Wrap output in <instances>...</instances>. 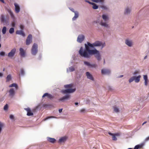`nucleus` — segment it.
<instances>
[{"mask_svg":"<svg viewBox=\"0 0 149 149\" xmlns=\"http://www.w3.org/2000/svg\"><path fill=\"white\" fill-rule=\"evenodd\" d=\"M100 24L102 26H104L105 27H108V24L106 23V22H103L102 21L100 22Z\"/></svg>","mask_w":149,"mask_h":149,"instance_id":"21","label":"nucleus"},{"mask_svg":"<svg viewBox=\"0 0 149 149\" xmlns=\"http://www.w3.org/2000/svg\"><path fill=\"white\" fill-rule=\"evenodd\" d=\"M74 70V68L73 67H71L69 68L68 71L72 72Z\"/></svg>","mask_w":149,"mask_h":149,"instance_id":"29","label":"nucleus"},{"mask_svg":"<svg viewBox=\"0 0 149 149\" xmlns=\"http://www.w3.org/2000/svg\"><path fill=\"white\" fill-rule=\"evenodd\" d=\"M87 44H85V49L83 50L82 47L79 50V53L82 56L86 58H89L92 55H95V57L98 61H100L101 59V56L99 51L95 49L93 50L90 49V47L93 48L94 46H102V48L105 46V43H102L101 42L97 41L91 44L89 42H87Z\"/></svg>","mask_w":149,"mask_h":149,"instance_id":"1","label":"nucleus"},{"mask_svg":"<svg viewBox=\"0 0 149 149\" xmlns=\"http://www.w3.org/2000/svg\"><path fill=\"white\" fill-rule=\"evenodd\" d=\"M38 45L34 43L33 46L31 50L32 54L33 55H36L38 52Z\"/></svg>","mask_w":149,"mask_h":149,"instance_id":"2","label":"nucleus"},{"mask_svg":"<svg viewBox=\"0 0 149 149\" xmlns=\"http://www.w3.org/2000/svg\"><path fill=\"white\" fill-rule=\"evenodd\" d=\"M93 5V8L94 9H97L98 8V6L95 3H93L92 4Z\"/></svg>","mask_w":149,"mask_h":149,"instance_id":"27","label":"nucleus"},{"mask_svg":"<svg viewBox=\"0 0 149 149\" xmlns=\"http://www.w3.org/2000/svg\"><path fill=\"white\" fill-rule=\"evenodd\" d=\"M0 1H1V2H2V3H5V2H4V0H0Z\"/></svg>","mask_w":149,"mask_h":149,"instance_id":"56","label":"nucleus"},{"mask_svg":"<svg viewBox=\"0 0 149 149\" xmlns=\"http://www.w3.org/2000/svg\"><path fill=\"white\" fill-rule=\"evenodd\" d=\"M10 119H13L14 118L13 116L12 115L10 116Z\"/></svg>","mask_w":149,"mask_h":149,"instance_id":"47","label":"nucleus"},{"mask_svg":"<svg viewBox=\"0 0 149 149\" xmlns=\"http://www.w3.org/2000/svg\"><path fill=\"white\" fill-rule=\"evenodd\" d=\"M102 19L105 22L109 20V17L107 15H102Z\"/></svg>","mask_w":149,"mask_h":149,"instance_id":"19","label":"nucleus"},{"mask_svg":"<svg viewBox=\"0 0 149 149\" xmlns=\"http://www.w3.org/2000/svg\"><path fill=\"white\" fill-rule=\"evenodd\" d=\"M128 149H132V148H128Z\"/></svg>","mask_w":149,"mask_h":149,"instance_id":"64","label":"nucleus"},{"mask_svg":"<svg viewBox=\"0 0 149 149\" xmlns=\"http://www.w3.org/2000/svg\"><path fill=\"white\" fill-rule=\"evenodd\" d=\"M147 58V56H146L144 57V59H146Z\"/></svg>","mask_w":149,"mask_h":149,"instance_id":"63","label":"nucleus"},{"mask_svg":"<svg viewBox=\"0 0 149 149\" xmlns=\"http://www.w3.org/2000/svg\"><path fill=\"white\" fill-rule=\"evenodd\" d=\"M33 112H27V115L28 116L33 115Z\"/></svg>","mask_w":149,"mask_h":149,"instance_id":"44","label":"nucleus"},{"mask_svg":"<svg viewBox=\"0 0 149 149\" xmlns=\"http://www.w3.org/2000/svg\"><path fill=\"white\" fill-rule=\"evenodd\" d=\"M20 28L22 29H23L24 28V26L23 25H21L20 26Z\"/></svg>","mask_w":149,"mask_h":149,"instance_id":"53","label":"nucleus"},{"mask_svg":"<svg viewBox=\"0 0 149 149\" xmlns=\"http://www.w3.org/2000/svg\"><path fill=\"white\" fill-rule=\"evenodd\" d=\"M2 76H3V74L1 73H0V77H1Z\"/></svg>","mask_w":149,"mask_h":149,"instance_id":"59","label":"nucleus"},{"mask_svg":"<svg viewBox=\"0 0 149 149\" xmlns=\"http://www.w3.org/2000/svg\"><path fill=\"white\" fill-rule=\"evenodd\" d=\"M125 43L128 46L130 47L132 45V42L128 40H126L125 41Z\"/></svg>","mask_w":149,"mask_h":149,"instance_id":"20","label":"nucleus"},{"mask_svg":"<svg viewBox=\"0 0 149 149\" xmlns=\"http://www.w3.org/2000/svg\"><path fill=\"white\" fill-rule=\"evenodd\" d=\"M148 140H149V136L147 137V138H146V139H145V141H148Z\"/></svg>","mask_w":149,"mask_h":149,"instance_id":"50","label":"nucleus"},{"mask_svg":"<svg viewBox=\"0 0 149 149\" xmlns=\"http://www.w3.org/2000/svg\"><path fill=\"white\" fill-rule=\"evenodd\" d=\"M139 146H138V145H137L136 146H135L134 149H139Z\"/></svg>","mask_w":149,"mask_h":149,"instance_id":"48","label":"nucleus"},{"mask_svg":"<svg viewBox=\"0 0 149 149\" xmlns=\"http://www.w3.org/2000/svg\"><path fill=\"white\" fill-rule=\"evenodd\" d=\"M134 77H133L131 78L129 80V81L130 83H131L132 81H133L134 80Z\"/></svg>","mask_w":149,"mask_h":149,"instance_id":"34","label":"nucleus"},{"mask_svg":"<svg viewBox=\"0 0 149 149\" xmlns=\"http://www.w3.org/2000/svg\"><path fill=\"white\" fill-rule=\"evenodd\" d=\"M24 109L27 112H31V110L30 108L28 107L27 108H25Z\"/></svg>","mask_w":149,"mask_h":149,"instance_id":"40","label":"nucleus"},{"mask_svg":"<svg viewBox=\"0 0 149 149\" xmlns=\"http://www.w3.org/2000/svg\"><path fill=\"white\" fill-rule=\"evenodd\" d=\"M15 23L14 22L12 23V26H13V27H14L15 26Z\"/></svg>","mask_w":149,"mask_h":149,"instance_id":"55","label":"nucleus"},{"mask_svg":"<svg viewBox=\"0 0 149 149\" xmlns=\"http://www.w3.org/2000/svg\"><path fill=\"white\" fill-rule=\"evenodd\" d=\"M85 1L86 2H87L90 4H92V3H93L89 1H87V0H85Z\"/></svg>","mask_w":149,"mask_h":149,"instance_id":"51","label":"nucleus"},{"mask_svg":"<svg viewBox=\"0 0 149 149\" xmlns=\"http://www.w3.org/2000/svg\"><path fill=\"white\" fill-rule=\"evenodd\" d=\"M75 105H77L78 104V103L77 102H75Z\"/></svg>","mask_w":149,"mask_h":149,"instance_id":"62","label":"nucleus"},{"mask_svg":"<svg viewBox=\"0 0 149 149\" xmlns=\"http://www.w3.org/2000/svg\"><path fill=\"white\" fill-rule=\"evenodd\" d=\"M144 145V143H142L138 145L139 146V148L140 149V148H142L143 147V146Z\"/></svg>","mask_w":149,"mask_h":149,"instance_id":"36","label":"nucleus"},{"mask_svg":"<svg viewBox=\"0 0 149 149\" xmlns=\"http://www.w3.org/2000/svg\"><path fill=\"white\" fill-rule=\"evenodd\" d=\"M16 34L22 35L23 36H25V34L23 32V31H22L21 30H17L16 31Z\"/></svg>","mask_w":149,"mask_h":149,"instance_id":"17","label":"nucleus"},{"mask_svg":"<svg viewBox=\"0 0 149 149\" xmlns=\"http://www.w3.org/2000/svg\"><path fill=\"white\" fill-rule=\"evenodd\" d=\"M51 117H47V118H45L44 119V120H45L47 119H48L50 118H51Z\"/></svg>","mask_w":149,"mask_h":149,"instance_id":"54","label":"nucleus"},{"mask_svg":"<svg viewBox=\"0 0 149 149\" xmlns=\"http://www.w3.org/2000/svg\"><path fill=\"white\" fill-rule=\"evenodd\" d=\"M84 63L85 65L87 66H88L89 67H90L91 64L90 63L88 62H86V61H84Z\"/></svg>","mask_w":149,"mask_h":149,"instance_id":"32","label":"nucleus"},{"mask_svg":"<svg viewBox=\"0 0 149 149\" xmlns=\"http://www.w3.org/2000/svg\"><path fill=\"white\" fill-rule=\"evenodd\" d=\"M6 82H7L10 81L11 79V75L9 74L8 75L6 78Z\"/></svg>","mask_w":149,"mask_h":149,"instance_id":"22","label":"nucleus"},{"mask_svg":"<svg viewBox=\"0 0 149 149\" xmlns=\"http://www.w3.org/2000/svg\"><path fill=\"white\" fill-rule=\"evenodd\" d=\"M9 87H15L16 89H17L18 88V86L15 83H13L12 84H11L9 86Z\"/></svg>","mask_w":149,"mask_h":149,"instance_id":"25","label":"nucleus"},{"mask_svg":"<svg viewBox=\"0 0 149 149\" xmlns=\"http://www.w3.org/2000/svg\"><path fill=\"white\" fill-rule=\"evenodd\" d=\"M134 80L135 81V82L138 83L139 81L140 80V78L141 77L140 75H139L137 77L134 76Z\"/></svg>","mask_w":149,"mask_h":149,"instance_id":"15","label":"nucleus"},{"mask_svg":"<svg viewBox=\"0 0 149 149\" xmlns=\"http://www.w3.org/2000/svg\"><path fill=\"white\" fill-rule=\"evenodd\" d=\"M74 16L72 18V20H75L79 16V13L77 11H74Z\"/></svg>","mask_w":149,"mask_h":149,"instance_id":"18","label":"nucleus"},{"mask_svg":"<svg viewBox=\"0 0 149 149\" xmlns=\"http://www.w3.org/2000/svg\"><path fill=\"white\" fill-rule=\"evenodd\" d=\"M64 87L66 88H71L72 87V85L71 84L66 85H65Z\"/></svg>","mask_w":149,"mask_h":149,"instance_id":"30","label":"nucleus"},{"mask_svg":"<svg viewBox=\"0 0 149 149\" xmlns=\"http://www.w3.org/2000/svg\"><path fill=\"white\" fill-rule=\"evenodd\" d=\"M9 95L13 97L15 94V91L13 89L11 88L9 91Z\"/></svg>","mask_w":149,"mask_h":149,"instance_id":"14","label":"nucleus"},{"mask_svg":"<svg viewBox=\"0 0 149 149\" xmlns=\"http://www.w3.org/2000/svg\"><path fill=\"white\" fill-rule=\"evenodd\" d=\"M109 134L110 135H112L113 136V135H114L113 134L111 133H110V132H109Z\"/></svg>","mask_w":149,"mask_h":149,"instance_id":"58","label":"nucleus"},{"mask_svg":"<svg viewBox=\"0 0 149 149\" xmlns=\"http://www.w3.org/2000/svg\"><path fill=\"white\" fill-rule=\"evenodd\" d=\"M67 139V137L65 136L63 137L60 138L58 141V142L60 143L64 142L66 141Z\"/></svg>","mask_w":149,"mask_h":149,"instance_id":"12","label":"nucleus"},{"mask_svg":"<svg viewBox=\"0 0 149 149\" xmlns=\"http://www.w3.org/2000/svg\"><path fill=\"white\" fill-rule=\"evenodd\" d=\"M15 51H16L15 49L14 48V49H12L11 51L8 54V56H9V57H12L14 55L15 53Z\"/></svg>","mask_w":149,"mask_h":149,"instance_id":"8","label":"nucleus"},{"mask_svg":"<svg viewBox=\"0 0 149 149\" xmlns=\"http://www.w3.org/2000/svg\"><path fill=\"white\" fill-rule=\"evenodd\" d=\"M47 97L48 98L50 99L53 98V96L52 95L47 93H45L42 96V97Z\"/></svg>","mask_w":149,"mask_h":149,"instance_id":"11","label":"nucleus"},{"mask_svg":"<svg viewBox=\"0 0 149 149\" xmlns=\"http://www.w3.org/2000/svg\"><path fill=\"white\" fill-rule=\"evenodd\" d=\"M92 1L94 2L97 3L99 1L102 2V0H92Z\"/></svg>","mask_w":149,"mask_h":149,"instance_id":"42","label":"nucleus"},{"mask_svg":"<svg viewBox=\"0 0 149 149\" xmlns=\"http://www.w3.org/2000/svg\"><path fill=\"white\" fill-rule=\"evenodd\" d=\"M9 12L11 17H12L13 18L14 17V16L13 13L10 10Z\"/></svg>","mask_w":149,"mask_h":149,"instance_id":"43","label":"nucleus"},{"mask_svg":"<svg viewBox=\"0 0 149 149\" xmlns=\"http://www.w3.org/2000/svg\"><path fill=\"white\" fill-rule=\"evenodd\" d=\"M20 54L21 56L24 57L25 56V52L24 50L21 48L19 49Z\"/></svg>","mask_w":149,"mask_h":149,"instance_id":"10","label":"nucleus"},{"mask_svg":"<svg viewBox=\"0 0 149 149\" xmlns=\"http://www.w3.org/2000/svg\"><path fill=\"white\" fill-rule=\"evenodd\" d=\"M139 73V72L138 71L136 70L133 73L134 75H136V74L138 73Z\"/></svg>","mask_w":149,"mask_h":149,"instance_id":"46","label":"nucleus"},{"mask_svg":"<svg viewBox=\"0 0 149 149\" xmlns=\"http://www.w3.org/2000/svg\"><path fill=\"white\" fill-rule=\"evenodd\" d=\"M86 74L88 79H89L92 80H93L94 78L92 75L91 74H90L89 72H86Z\"/></svg>","mask_w":149,"mask_h":149,"instance_id":"9","label":"nucleus"},{"mask_svg":"<svg viewBox=\"0 0 149 149\" xmlns=\"http://www.w3.org/2000/svg\"><path fill=\"white\" fill-rule=\"evenodd\" d=\"M118 134H115V135H113L112 136V140H114V141L116 140L117 139V138H116V136H118Z\"/></svg>","mask_w":149,"mask_h":149,"instance_id":"26","label":"nucleus"},{"mask_svg":"<svg viewBox=\"0 0 149 149\" xmlns=\"http://www.w3.org/2000/svg\"><path fill=\"white\" fill-rule=\"evenodd\" d=\"M32 42V36L31 34L29 35L26 40V44L29 45Z\"/></svg>","mask_w":149,"mask_h":149,"instance_id":"4","label":"nucleus"},{"mask_svg":"<svg viewBox=\"0 0 149 149\" xmlns=\"http://www.w3.org/2000/svg\"><path fill=\"white\" fill-rule=\"evenodd\" d=\"M8 105L7 104H6L4 107L3 109L5 110H7L8 109Z\"/></svg>","mask_w":149,"mask_h":149,"instance_id":"39","label":"nucleus"},{"mask_svg":"<svg viewBox=\"0 0 149 149\" xmlns=\"http://www.w3.org/2000/svg\"><path fill=\"white\" fill-rule=\"evenodd\" d=\"M84 35H79L78 36L77 39V41L79 42H81L84 39Z\"/></svg>","mask_w":149,"mask_h":149,"instance_id":"6","label":"nucleus"},{"mask_svg":"<svg viewBox=\"0 0 149 149\" xmlns=\"http://www.w3.org/2000/svg\"><path fill=\"white\" fill-rule=\"evenodd\" d=\"M75 91V89L70 88L66 90H62L61 92L63 94H65L67 93H72L74 92Z\"/></svg>","mask_w":149,"mask_h":149,"instance_id":"3","label":"nucleus"},{"mask_svg":"<svg viewBox=\"0 0 149 149\" xmlns=\"http://www.w3.org/2000/svg\"><path fill=\"white\" fill-rule=\"evenodd\" d=\"M97 67V65L96 64H91V65L90 66V67L96 68Z\"/></svg>","mask_w":149,"mask_h":149,"instance_id":"35","label":"nucleus"},{"mask_svg":"<svg viewBox=\"0 0 149 149\" xmlns=\"http://www.w3.org/2000/svg\"><path fill=\"white\" fill-rule=\"evenodd\" d=\"M131 10L129 8H127L125 9L124 13L125 14L129 13L130 12Z\"/></svg>","mask_w":149,"mask_h":149,"instance_id":"23","label":"nucleus"},{"mask_svg":"<svg viewBox=\"0 0 149 149\" xmlns=\"http://www.w3.org/2000/svg\"><path fill=\"white\" fill-rule=\"evenodd\" d=\"M14 31V29L13 28H10L9 30V32L10 33L12 34Z\"/></svg>","mask_w":149,"mask_h":149,"instance_id":"31","label":"nucleus"},{"mask_svg":"<svg viewBox=\"0 0 149 149\" xmlns=\"http://www.w3.org/2000/svg\"><path fill=\"white\" fill-rule=\"evenodd\" d=\"M111 71L109 69H104L101 70V73L102 74H110Z\"/></svg>","mask_w":149,"mask_h":149,"instance_id":"5","label":"nucleus"},{"mask_svg":"<svg viewBox=\"0 0 149 149\" xmlns=\"http://www.w3.org/2000/svg\"><path fill=\"white\" fill-rule=\"evenodd\" d=\"M47 140L48 141L52 143H54L56 141L54 139L50 137L47 138Z\"/></svg>","mask_w":149,"mask_h":149,"instance_id":"16","label":"nucleus"},{"mask_svg":"<svg viewBox=\"0 0 149 149\" xmlns=\"http://www.w3.org/2000/svg\"><path fill=\"white\" fill-rule=\"evenodd\" d=\"M86 110L85 109H82L81 110V112H84Z\"/></svg>","mask_w":149,"mask_h":149,"instance_id":"52","label":"nucleus"},{"mask_svg":"<svg viewBox=\"0 0 149 149\" xmlns=\"http://www.w3.org/2000/svg\"><path fill=\"white\" fill-rule=\"evenodd\" d=\"M14 5L15 6V12L17 13L20 11V8L19 5L17 3H15Z\"/></svg>","mask_w":149,"mask_h":149,"instance_id":"7","label":"nucleus"},{"mask_svg":"<svg viewBox=\"0 0 149 149\" xmlns=\"http://www.w3.org/2000/svg\"><path fill=\"white\" fill-rule=\"evenodd\" d=\"M147 123L146 121H145L142 124V125H143L145 124H146Z\"/></svg>","mask_w":149,"mask_h":149,"instance_id":"60","label":"nucleus"},{"mask_svg":"<svg viewBox=\"0 0 149 149\" xmlns=\"http://www.w3.org/2000/svg\"><path fill=\"white\" fill-rule=\"evenodd\" d=\"M4 124L3 123L0 122V133L2 130V128L4 126Z\"/></svg>","mask_w":149,"mask_h":149,"instance_id":"33","label":"nucleus"},{"mask_svg":"<svg viewBox=\"0 0 149 149\" xmlns=\"http://www.w3.org/2000/svg\"><path fill=\"white\" fill-rule=\"evenodd\" d=\"M123 77V75H120L119 77V78H120V77Z\"/></svg>","mask_w":149,"mask_h":149,"instance_id":"61","label":"nucleus"},{"mask_svg":"<svg viewBox=\"0 0 149 149\" xmlns=\"http://www.w3.org/2000/svg\"><path fill=\"white\" fill-rule=\"evenodd\" d=\"M20 73L22 75H24V71L23 69H21Z\"/></svg>","mask_w":149,"mask_h":149,"instance_id":"38","label":"nucleus"},{"mask_svg":"<svg viewBox=\"0 0 149 149\" xmlns=\"http://www.w3.org/2000/svg\"><path fill=\"white\" fill-rule=\"evenodd\" d=\"M70 97V95H66V96L60 98L59 100L62 101H63L64 100H66L69 98Z\"/></svg>","mask_w":149,"mask_h":149,"instance_id":"13","label":"nucleus"},{"mask_svg":"<svg viewBox=\"0 0 149 149\" xmlns=\"http://www.w3.org/2000/svg\"><path fill=\"white\" fill-rule=\"evenodd\" d=\"M114 111L115 112H118L119 109L117 107H114Z\"/></svg>","mask_w":149,"mask_h":149,"instance_id":"37","label":"nucleus"},{"mask_svg":"<svg viewBox=\"0 0 149 149\" xmlns=\"http://www.w3.org/2000/svg\"><path fill=\"white\" fill-rule=\"evenodd\" d=\"M6 26H4L3 27L2 30V33L4 34H5L6 33Z\"/></svg>","mask_w":149,"mask_h":149,"instance_id":"28","label":"nucleus"},{"mask_svg":"<svg viewBox=\"0 0 149 149\" xmlns=\"http://www.w3.org/2000/svg\"><path fill=\"white\" fill-rule=\"evenodd\" d=\"M63 109H59V112H62V111Z\"/></svg>","mask_w":149,"mask_h":149,"instance_id":"57","label":"nucleus"},{"mask_svg":"<svg viewBox=\"0 0 149 149\" xmlns=\"http://www.w3.org/2000/svg\"><path fill=\"white\" fill-rule=\"evenodd\" d=\"M144 83L146 86H147L148 85V80H145Z\"/></svg>","mask_w":149,"mask_h":149,"instance_id":"49","label":"nucleus"},{"mask_svg":"<svg viewBox=\"0 0 149 149\" xmlns=\"http://www.w3.org/2000/svg\"><path fill=\"white\" fill-rule=\"evenodd\" d=\"M143 79L145 80H148V77L147 75H143Z\"/></svg>","mask_w":149,"mask_h":149,"instance_id":"41","label":"nucleus"},{"mask_svg":"<svg viewBox=\"0 0 149 149\" xmlns=\"http://www.w3.org/2000/svg\"><path fill=\"white\" fill-rule=\"evenodd\" d=\"M1 22L2 23H4L6 22L5 19L4 17V16L3 15H1Z\"/></svg>","mask_w":149,"mask_h":149,"instance_id":"24","label":"nucleus"},{"mask_svg":"<svg viewBox=\"0 0 149 149\" xmlns=\"http://www.w3.org/2000/svg\"><path fill=\"white\" fill-rule=\"evenodd\" d=\"M5 54V53L4 52H0V55L2 56H4Z\"/></svg>","mask_w":149,"mask_h":149,"instance_id":"45","label":"nucleus"}]
</instances>
